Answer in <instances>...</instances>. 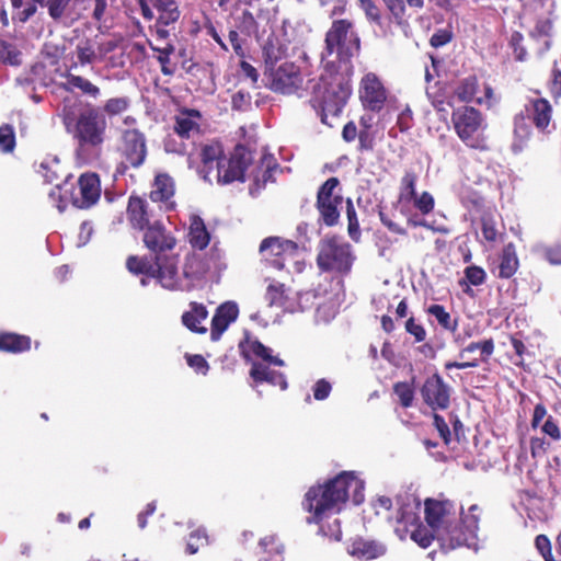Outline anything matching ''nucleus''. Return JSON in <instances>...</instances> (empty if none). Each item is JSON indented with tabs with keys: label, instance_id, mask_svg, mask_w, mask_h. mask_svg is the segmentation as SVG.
Returning a JSON list of instances; mask_svg holds the SVG:
<instances>
[{
	"label": "nucleus",
	"instance_id": "obj_48",
	"mask_svg": "<svg viewBox=\"0 0 561 561\" xmlns=\"http://www.w3.org/2000/svg\"><path fill=\"white\" fill-rule=\"evenodd\" d=\"M478 88V78L476 76H468L459 82L455 90V94L459 101L469 103L476 101Z\"/></svg>",
	"mask_w": 561,
	"mask_h": 561
},
{
	"label": "nucleus",
	"instance_id": "obj_27",
	"mask_svg": "<svg viewBox=\"0 0 561 561\" xmlns=\"http://www.w3.org/2000/svg\"><path fill=\"white\" fill-rule=\"evenodd\" d=\"M348 552L358 560L370 561L383 557L387 546L379 540L358 537L350 543Z\"/></svg>",
	"mask_w": 561,
	"mask_h": 561
},
{
	"label": "nucleus",
	"instance_id": "obj_13",
	"mask_svg": "<svg viewBox=\"0 0 561 561\" xmlns=\"http://www.w3.org/2000/svg\"><path fill=\"white\" fill-rule=\"evenodd\" d=\"M253 160L252 152L244 145L238 144L229 158L224 154L216 171L218 183L229 184L244 181V173Z\"/></svg>",
	"mask_w": 561,
	"mask_h": 561
},
{
	"label": "nucleus",
	"instance_id": "obj_12",
	"mask_svg": "<svg viewBox=\"0 0 561 561\" xmlns=\"http://www.w3.org/2000/svg\"><path fill=\"white\" fill-rule=\"evenodd\" d=\"M337 178H329L318 190L316 208L319 213V221L327 227H333L340 220V207L343 203V196L334 194V190L339 186Z\"/></svg>",
	"mask_w": 561,
	"mask_h": 561
},
{
	"label": "nucleus",
	"instance_id": "obj_24",
	"mask_svg": "<svg viewBox=\"0 0 561 561\" xmlns=\"http://www.w3.org/2000/svg\"><path fill=\"white\" fill-rule=\"evenodd\" d=\"M425 506V520L430 528L436 534L438 529L444 527L451 516H455V505L451 501H438L434 499H427L424 503Z\"/></svg>",
	"mask_w": 561,
	"mask_h": 561
},
{
	"label": "nucleus",
	"instance_id": "obj_2",
	"mask_svg": "<svg viewBox=\"0 0 561 561\" xmlns=\"http://www.w3.org/2000/svg\"><path fill=\"white\" fill-rule=\"evenodd\" d=\"M352 67L340 70L335 61H327L320 76L324 85L322 99L312 98L309 103L320 117L322 124L330 127L333 123L330 118H337L352 94Z\"/></svg>",
	"mask_w": 561,
	"mask_h": 561
},
{
	"label": "nucleus",
	"instance_id": "obj_26",
	"mask_svg": "<svg viewBox=\"0 0 561 561\" xmlns=\"http://www.w3.org/2000/svg\"><path fill=\"white\" fill-rule=\"evenodd\" d=\"M174 193V180L168 173H158L154 176L151 191L149 193L151 202L162 203L165 210H172L175 207V203L172 201Z\"/></svg>",
	"mask_w": 561,
	"mask_h": 561
},
{
	"label": "nucleus",
	"instance_id": "obj_15",
	"mask_svg": "<svg viewBox=\"0 0 561 561\" xmlns=\"http://www.w3.org/2000/svg\"><path fill=\"white\" fill-rule=\"evenodd\" d=\"M142 242L145 247L156 256H179L172 253L176 247L178 240L171 231H169L162 221H153L152 226L145 229Z\"/></svg>",
	"mask_w": 561,
	"mask_h": 561
},
{
	"label": "nucleus",
	"instance_id": "obj_6",
	"mask_svg": "<svg viewBox=\"0 0 561 561\" xmlns=\"http://www.w3.org/2000/svg\"><path fill=\"white\" fill-rule=\"evenodd\" d=\"M451 123L456 135L470 149L489 150L484 136L486 123L483 114L476 107L463 105L453 111Z\"/></svg>",
	"mask_w": 561,
	"mask_h": 561
},
{
	"label": "nucleus",
	"instance_id": "obj_44",
	"mask_svg": "<svg viewBox=\"0 0 561 561\" xmlns=\"http://www.w3.org/2000/svg\"><path fill=\"white\" fill-rule=\"evenodd\" d=\"M150 48L158 53L157 60L161 66V72L164 76H173L175 73V64H172L170 56L175 51L172 43H164L163 46H153V42L149 43Z\"/></svg>",
	"mask_w": 561,
	"mask_h": 561
},
{
	"label": "nucleus",
	"instance_id": "obj_63",
	"mask_svg": "<svg viewBox=\"0 0 561 561\" xmlns=\"http://www.w3.org/2000/svg\"><path fill=\"white\" fill-rule=\"evenodd\" d=\"M237 28L242 35L247 37L251 36V34L257 28V22L253 13L249 10H244L239 18Z\"/></svg>",
	"mask_w": 561,
	"mask_h": 561
},
{
	"label": "nucleus",
	"instance_id": "obj_3",
	"mask_svg": "<svg viewBox=\"0 0 561 561\" xmlns=\"http://www.w3.org/2000/svg\"><path fill=\"white\" fill-rule=\"evenodd\" d=\"M180 256L129 255L126 259L127 271L135 276H142L140 283L146 286L147 278L156 279L168 290H191L192 285L183 284L179 273Z\"/></svg>",
	"mask_w": 561,
	"mask_h": 561
},
{
	"label": "nucleus",
	"instance_id": "obj_31",
	"mask_svg": "<svg viewBox=\"0 0 561 561\" xmlns=\"http://www.w3.org/2000/svg\"><path fill=\"white\" fill-rule=\"evenodd\" d=\"M250 377L255 383L267 382L272 386H277L282 390H286L288 387L286 377L283 373L270 369L268 366L253 362L250 369Z\"/></svg>",
	"mask_w": 561,
	"mask_h": 561
},
{
	"label": "nucleus",
	"instance_id": "obj_50",
	"mask_svg": "<svg viewBox=\"0 0 561 561\" xmlns=\"http://www.w3.org/2000/svg\"><path fill=\"white\" fill-rule=\"evenodd\" d=\"M288 299L287 289L282 283H272L267 286L265 300L268 306L284 307Z\"/></svg>",
	"mask_w": 561,
	"mask_h": 561
},
{
	"label": "nucleus",
	"instance_id": "obj_4",
	"mask_svg": "<svg viewBox=\"0 0 561 561\" xmlns=\"http://www.w3.org/2000/svg\"><path fill=\"white\" fill-rule=\"evenodd\" d=\"M360 51V38L355 31L353 21L348 19L333 20L331 26L325 33L324 37V50L322 53V61L324 55L336 54L340 67L344 64L346 67H352L351 60L353 57L359 55Z\"/></svg>",
	"mask_w": 561,
	"mask_h": 561
},
{
	"label": "nucleus",
	"instance_id": "obj_29",
	"mask_svg": "<svg viewBox=\"0 0 561 561\" xmlns=\"http://www.w3.org/2000/svg\"><path fill=\"white\" fill-rule=\"evenodd\" d=\"M513 126L511 149L514 153H519L527 148L533 137V123L524 112H519L514 116Z\"/></svg>",
	"mask_w": 561,
	"mask_h": 561
},
{
	"label": "nucleus",
	"instance_id": "obj_22",
	"mask_svg": "<svg viewBox=\"0 0 561 561\" xmlns=\"http://www.w3.org/2000/svg\"><path fill=\"white\" fill-rule=\"evenodd\" d=\"M173 131L188 140L202 133L203 114L196 108L180 107L173 118Z\"/></svg>",
	"mask_w": 561,
	"mask_h": 561
},
{
	"label": "nucleus",
	"instance_id": "obj_49",
	"mask_svg": "<svg viewBox=\"0 0 561 561\" xmlns=\"http://www.w3.org/2000/svg\"><path fill=\"white\" fill-rule=\"evenodd\" d=\"M507 46L513 53L514 60L525 62L529 59V53L525 45V37L519 31H513L507 38Z\"/></svg>",
	"mask_w": 561,
	"mask_h": 561
},
{
	"label": "nucleus",
	"instance_id": "obj_14",
	"mask_svg": "<svg viewBox=\"0 0 561 561\" xmlns=\"http://www.w3.org/2000/svg\"><path fill=\"white\" fill-rule=\"evenodd\" d=\"M136 2L145 21L174 25L181 18V10L176 0H136Z\"/></svg>",
	"mask_w": 561,
	"mask_h": 561
},
{
	"label": "nucleus",
	"instance_id": "obj_39",
	"mask_svg": "<svg viewBox=\"0 0 561 561\" xmlns=\"http://www.w3.org/2000/svg\"><path fill=\"white\" fill-rule=\"evenodd\" d=\"M31 348V337L12 332L0 333V351L8 353H22Z\"/></svg>",
	"mask_w": 561,
	"mask_h": 561
},
{
	"label": "nucleus",
	"instance_id": "obj_56",
	"mask_svg": "<svg viewBox=\"0 0 561 561\" xmlns=\"http://www.w3.org/2000/svg\"><path fill=\"white\" fill-rule=\"evenodd\" d=\"M393 392L398 396L403 408H410L414 400V388L411 383L399 381L393 385Z\"/></svg>",
	"mask_w": 561,
	"mask_h": 561
},
{
	"label": "nucleus",
	"instance_id": "obj_62",
	"mask_svg": "<svg viewBox=\"0 0 561 561\" xmlns=\"http://www.w3.org/2000/svg\"><path fill=\"white\" fill-rule=\"evenodd\" d=\"M260 547L263 552L266 554L265 557H272L274 554L283 556L284 547L279 542L278 538L274 535H268L263 537L260 540Z\"/></svg>",
	"mask_w": 561,
	"mask_h": 561
},
{
	"label": "nucleus",
	"instance_id": "obj_36",
	"mask_svg": "<svg viewBox=\"0 0 561 561\" xmlns=\"http://www.w3.org/2000/svg\"><path fill=\"white\" fill-rule=\"evenodd\" d=\"M224 148L220 142L211 141L201 147L199 158L203 164V170L206 173L217 171L224 157Z\"/></svg>",
	"mask_w": 561,
	"mask_h": 561
},
{
	"label": "nucleus",
	"instance_id": "obj_33",
	"mask_svg": "<svg viewBox=\"0 0 561 561\" xmlns=\"http://www.w3.org/2000/svg\"><path fill=\"white\" fill-rule=\"evenodd\" d=\"M417 179V174L413 170H407L400 180L397 202L401 207L402 214H405L412 203V199L416 197Z\"/></svg>",
	"mask_w": 561,
	"mask_h": 561
},
{
	"label": "nucleus",
	"instance_id": "obj_43",
	"mask_svg": "<svg viewBox=\"0 0 561 561\" xmlns=\"http://www.w3.org/2000/svg\"><path fill=\"white\" fill-rule=\"evenodd\" d=\"M11 5L16 10V19L20 23H26L37 12L38 8L44 9V0H10Z\"/></svg>",
	"mask_w": 561,
	"mask_h": 561
},
{
	"label": "nucleus",
	"instance_id": "obj_8",
	"mask_svg": "<svg viewBox=\"0 0 561 561\" xmlns=\"http://www.w3.org/2000/svg\"><path fill=\"white\" fill-rule=\"evenodd\" d=\"M354 259L351 244L342 238L328 236L320 240L316 261L321 272L345 275L351 272Z\"/></svg>",
	"mask_w": 561,
	"mask_h": 561
},
{
	"label": "nucleus",
	"instance_id": "obj_46",
	"mask_svg": "<svg viewBox=\"0 0 561 561\" xmlns=\"http://www.w3.org/2000/svg\"><path fill=\"white\" fill-rule=\"evenodd\" d=\"M398 24H402L405 19V2L410 8L421 10L424 7V0H382Z\"/></svg>",
	"mask_w": 561,
	"mask_h": 561
},
{
	"label": "nucleus",
	"instance_id": "obj_21",
	"mask_svg": "<svg viewBox=\"0 0 561 561\" xmlns=\"http://www.w3.org/2000/svg\"><path fill=\"white\" fill-rule=\"evenodd\" d=\"M77 195H72L73 206L80 209H88L95 205L101 196L100 176L94 172H85L78 179Z\"/></svg>",
	"mask_w": 561,
	"mask_h": 561
},
{
	"label": "nucleus",
	"instance_id": "obj_42",
	"mask_svg": "<svg viewBox=\"0 0 561 561\" xmlns=\"http://www.w3.org/2000/svg\"><path fill=\"white\" fill-rule=\"evenodd\" d=\"M463 274V278L459 279L458 284L467 295L472 293L471 286H480L486 280L485 271L478 265L467 266Z\"/></svg>",
	"mask_w": 561,
	"mask_h": 561
},
{
	"label": "nucleus",
	"instance_id": "obj_9",
	"mask_svg": "<svg viewBox=\"0 0 561 561\" xmlns=\"http://www.w3.org/2000/svg\"><path fill=\"white\" fill-rule=\"evenodd\" d=\"M118 154L121 160L116 164L115 175H125L129 169L140 168L148 154L145 134L137 128L124 130Z\"/></svg>",
	"mask_w": 561,
	"mask_h": 561
},
{
	"label": "nucleus",
	"instance_id": "obj_40",
	"mask_svg": "<svg viewBox=\"0 0 561 561\" xmlns=\"http://www.w3.org/2000/svg\"><path fill=\"white\" fill-rule=\"evenodd\" d=\"M44 179V182L48 184H55L57 190L60 188L59 181L64 175V168L57 158H46L39 163L37 171Z\"/></svg>",
	"mask_w": 561,
	"mask_h": 561
},
{
	"label": "nucleus",
	"instance_id": "obj_61",
	"mask_svg": "<svg viewBox=\"0 0 561 561\" xmlns=\"http://www.w3.org/2000/svg\"><path fill=\"white\" fill-rule=\"evenodd\" d=\"M205 273L202 268V260L193 255L186 259L183 267V276L190 280L197 279Z\"/></svg>",
	"mask_w": 561,
	"mask_h": 561
},
{
	"label": "nucleus",
	"instance_id": "obj_20",
	"mask_svg": "<svg viewBox=\"0 0 561 561\" xmlns=\"http://www.w3.org/2000/svg\"><path fill=\"white\" fill-rule=\"evenodd\" d=\"M526 116L529 117L538 133L547 136L556 129L553 108L545 98L530 99L525 106Z\"/></svg>",
	"mask_w": 561,
	"mask_h": 561
},
{
	"label": "nucleus",
	"instance_id": "obj_51",
	"mask_svg": "<svg viewBox=\"0 0 561 561\" xmlns=\"http://www.w3.org/2000/svg\"><path fill=\"white\" fill-rule=\"evenodd\" d=\"M209 543V537L204 527H198L188 535L186 543V552L188 554H195L199 549L206 547Z\"/></svg>",
	"mask_w": 561,
	"mask_h": 561
},
{
	"label": "nucleus",
	"instance_id": "obj_7",
	"mask_svg": "<svg viewBox=\"0 0 561 561\" xmlns=\"http://www.w3.org/2000/svg\"><path fill=\"white\" fill-rule=\"evenodd\" d=\"M481 508L473 504L469 507V513L456 520H449L444 527L438 529L436 539L440 548L445 551L456 549L462 546H470L477 539L479 530Z\"/></svg>",
	"mask_w": 561,
	"mask_h": 561
},
{
	"label": "nucleus",
	"instance_id": "obj_54",
	"mask_svg": "<svg viewBox=\"0 0 561 561\" xmlns=\"http://www.w3.org/2000/svg\"><path fill=\"white\" fill-rule=\"evenodd\" d=\"M130 100L127 96L111 98L103 106V113L110 116H116L128 110Z\"/></svg>",
	"mask_w": 561,
	"mask_h": 561
},
{
	"label": "nucleus",
	"instance_id": "obj_35",
	"mask_svg": "<svg viewBox=\"0 0 561 561\" xmlns=\"http://www.w3.org/2000/svg\"><path fill=\"white\" fill-rule=\"evenodd\" d=\"M188 242L197 250L206 249L210 242V233L198 215L190 217Z\"/></svg>",
	"mask_w": 561,
	"mask_h": 561
},
{
	"label": "nucleus",
	"instance_id": "obj_32",
	"mask_svg": "<svg viewBox=\"0 0 561 561\" xmlns=\"http://www.w3.org/2000/svg\"><path fill=\"white\" fill-rule=\"evenodd\" d=\"M208 317V311L205 305L196 301L190 302V310L183 312L181 320L183 325L191 332L204 334L207 328L202 325Z\"/></svg>",
	"mask_w": 561,
	"mask_h": 561
},
{
	"label": "nucleus",
	"instance_id": "obj_55",
	"mask_svg": "<svg viewBox=\"0 0 561 561\" xmlns=\"http://www.w3.org/2000/svg\"><path fill=\"white\" fill-rule=\"evenodd\" d=\"M547 89L554 100L561 98V68L557 60L553 61L550 76L547 81Z\"/></svg>",
	"mask_w": 561,
	"mask_h": 561
},
{
	"label": "nucleus",
	"instance_id": "obj_25",
	"mask_svg": "<svg viewBox=\"0 0 561 561\" xmlns=\"http://www.w3.org/2000/svg\"><path fill=\"white\" fill-rule=\"evenodd\" d=\"M494 341L493 339H486L483 341L471 342L466 347H463L459 356L462 358L467 353H478L480 354L479 358H473L471 362H447L445 363V369L450 370L453 368L457 369H466L473 368L479 366V362L486 363L494 352Z\"/></svg>",
	"mask_w": 561,
	"mask_h": 561
},
{
	"label": "nucleus",
	"instance_id": "obj_19",
	"mask_svg": "<svg viewBox=\"0 0 561 561\" xmlns=\"http://www.w3.org/2000/svg\"><path fill=\"white\" fill-rule=\"evenodd\" d=\"M126 217L129 226L138 231H144L152 226L153 221H160L159 216L150 206V203L138 195H130L126 208Z\"/></svg>",
	"mask_w": 561,
	"mask_h": 561
},
{
	"label": "nucleus",
	"instance_id": "obj_10",
	"mask_svg": "<svg viewBox=\"0 0 561 561\" xmlns=\"http://www.w3.org/2000/svg\"><path fill=\"white\" fill-rule=\"evenodd\" d=\"M118 39L103 33L83 35L76 43L73 54L77 61L71 68L102 62L108 54L118 47Z\"/></svg>",
	"mask_w": 561,
	"mask_h": 561
},
{
	"label": "nucleus",
	"instance_id": "obj_45",
	"mask_svg": "<svg viewBox=\"0 0 561 561\" xmlns=\"http://www.w3.org/2000/svg\"><path fill=\"white\" fill-rule=\"evenodd\" d=\"M247 352L252 353L255 357L267 362L274 366H284L285 363L278 356H273L271 348L265 346L259 340H248L247 341ZM244 357H247L245 350L242 351Z\"/></svg>",
	"mask_w": 561,
	"mask_h": 561
},
{
	"label": "nucleus",
	"instance_id": "obj_53",
	"mask_svg": "<svg viewBox=\"0 0 561 561\" xmlns=\"http://www.w3.org/2000/svg\"><path fill=\"white\" fill-rule=\"evenodd\" d=\"M20 56L21 53L13 44L0 38V62L18 66L21 64Z\"/></svg>",
	"mask_w": 561,
	"mask_h": 561
},
{
	"label": "nucleus",
	"instance_id": "obj_17",
	"mask_svg": "<svg viewBox=\"0 0 561 561\" xmlns=\"http://www.w3.org/2000/svg\"><path fill=\"white\" fill-rule=\"evenodd\" d=\"M260 252L272 257L274 267L283 270L286 261L294 260L298 255V244L279 237H268L261 242Z\"/></svg>",
	"mask_w": 561,
	"mask_h": 561
},
{
	"label": "nucleus",
	"instance_id": "obj_37",
	"mask_svg": "<svg viewBox=\"0 0 561 561\" xmlns=\"http://www.w3.org/2000/svg\"><path fill=\"white\" fill-rule=\"evenodd\" d=\"M279 164L271 153L263 154L259 165L253 171V180L257 187H264L268 182L274 181V172L278 170Z\"/></svg>",
	"mask_w": 561,
	"mask_h": 561
},
{
	"label": "nucleus",
	"instance_id": "obj_57",
	"mask_svg": "<svg viewBox=\"0 0 561 561\" xmlns=\"http://www.w3.org/2000/svg\"><path fill=\"white\" fill-rule=\"evenodd\" d=\"M15 148V133L10 124L0 126V150L4 153H10Z\"/></svg>",
	"mask_w": 561,
	"mask_h": 561
},
{
	"label": "nucleus",
	"instance_id": "obj_1",
	"mask_svg": "<svg viewBox=\"0 0 561 561\" xmlns=\"http://www.w3.org/2000/svg\"><path fill=\"white\" fill-rule=\"evenodd\" d=\"M351 491H353V502L356 505L360 504L364 500V483L352 471H342L324 483H318L309 488L302 501L304 510L311 514L307 517V523L319 525L323 536L341 540L342 530L337 518H334L333 524L329 525L328 529L324 528L322 523L325 518L339 514L345 507Z\"/></svg>",
	"mask_w": 561,
	"mask_h": 561
},
{
	"label": "nucleus",
	"instance_id": "obj_11",
	"mask_svg": "<svg viewBox=\"0 0 561 561\" xmlns=\"http://www.w3.org/2000/svg\"><path fill=\"white\" fill-rule=\"evenodd\" d=\"M267 87L275 93L296 94L304 84L300 67L294 61H284L276 67L264 70Z\"/></svg>",
	"mask_w": 561,
	"mask_h": 561
},
{
	"label": "nucleus",
	"instance_id": "obj_41",
	"mask_svg": "<svg viewBox=\"0 0 561 561\" xmlns=\"http://www.w3.org/2000/svg\"><path fill=\"white\" fill-rule=\"evenodd\" d=\"M73 0H44L49 19L54 23H64L71 14V2Z\"/></svg>",
	"mask_w": 561,
	"mask_h": 561
},
{
	"label": "nucleus",
	"instance_id": "obj_23",
	"mask_svg": "<svg viewBox=\"0 0 561 561\" xmlns=\"http://www.w3.org/2000/svg\"><path fill=\"white\" fill-rule=\"evenodd\" d=\"M534 44L535 55L541 59L553 47L554 21L552 18L538 19L528 33Z\"/></svg>",
	"mask_w": 561,
	"mask_h": 561
},
{
	"label": "nucleus",
	"instance_id": "obj_52",
	"mask_svg": "<svg viewBox=\"0 0 561 561\" xmlns=\"http://www.w3.org/2000/svg\"><path fill=\"white\" fill-rule=\"evenodd\" d=\"M481 231L488 242H495L499 237L496 221L491 211H484L480 218Z\"/></svg>",
	"mask_w": 561,
	"mask_h": 561
},
{
	"label": "nucleus",
	"instance_id": "obj_58",
	"mask_svg": "<svg viewBox=\"0 0 561 561\" xmlns=\"http://www.w3.org/2000/svg\"><path fill=\"white\" fill-rule=\"evenodd\" d=\"M411 538L420 547L427 548L436 539V533L432 528L427 529L425 526L419 525L411 531Z\"/></svg>",
	"mask_w": 561,
	"mask_h": 561
},
{
	"label": "nucleus",
	"instance_id": "obj_34",
	"mask_svg": "<svg viewBox=\"0 0 561 561\" xmlns=\"http://www.w3.org/2000/svg\"><path fill=\"white\" fill-rule=\"evenodd\" d=\"M262 55L264 59V70H268L278 66L279 61L287 55V47L276 36H268L263 49Z\"/></svg>",
	"mask_w": 561,
	"mask_h": 561
},
{
	"label": "nucleus",
	"instance_id": "obj_28",
	"mask_svg": "<svg viewBox=\"0 0 561 561\" xmlns=\"http://www.w3.org/2000/svg\"><path fill=\"white\" fill-rule=\"evenodd\" d=\"M239 309L236 302L227 301L221 304L211 319L210 337L218 341L230 323L236 321Z\"/></svg>",
	"mask_w": 561,
	"mask_h": 561
},
{
	"label": "nucleus",
	"instance_id": "obj_47",
	"mask_svg": "<svg viewBox=\"0 0 561 561\" xmlns=\"http://www.w3.org/2000/svg\"><path fill=\"white\" fill-rule=\"evenodd\" d=\"M426 312L431 316H433L437 323L446 331H449L451 333L456 332L458 328V321L457 319H453L450 313L445 309L443 305H431Z\"/></svg>",
	"mask_w": 561,
	"mask_h": 561
},
{
	"label": "nucleus",
	"instance_id": "obj_59",
	"mask_svg": "<svg viewBox=\"0 0 561 561\" xmlns=\"http://www.w3.org/2000/svg\"><path fill=\"white\" fill-rule=\"evenodd\" d=\"M411 204H413L414 208L425 216L434 210L435 199L430 192L424 191L420 195L416 194V197L412 199Z\"/></svg>",
	"mask_w": 561,
	"mask_h": 561
},
{
	"label": "nucleus",
	"instance_id": "obj_16",
	"mask_svg": "<svg viewBox=\"0 0 561 561\" xmlns=\"http://www.w3.org/2000/svg\"><path fill=\"white\" fill-rule=\"evenodd\" d=\"M423 402L433 411L446 410L450 405L451 387L438 373L427 377L420 389Z\"/></svg>",
	"mask_w": 561,
	"mask_h": 561
},
{
	"label": "nucleus",
	"instance_id": "obj_18",
	"mask_svg": "<svg viewBox=\"0 0 561 561\" xmlns=\"http://www.w3.org/2000/svg\"><path fill=\"white\" fill-rule=\"evenodd\" d=\"M359 99L363 106L371 112H380L387 101V90L374 72L366 73L359 84Z\"/></svg>",
	"mask_w": 561,
	"mask_h": 561
},
{
	"label": "nucleus",
	"instance_id": "obj_38",
	"mask_svg": "<svg viewBox=\"0 0 561 561\" xmlns=\"http://www.w3.org/2000/svg\"><path fill=\"white\" fill-rule=\"evenodd\" d=\"M519 261L517 257L515 245L511 242L504 245L500 254L499 278L508 279L517 272Z\"/></svg>",
	"mask_w": 561,
	"mask_h": 561
},
{
	"label": "nucleus",
	"instance_id": "obj_5",
	"mask_svg": "<svg viewBox=\"0 0 561 561\" xmlns=\"http://www.w3.org/2000/svg\"><path fill=\"white\" fill-rule=\"evenodd\" d=\"M73 139L82 149H99L107 138V119L98 106L88 105L79 112L72 128Z\"/></svg>",
	"mask_w": 561,
	"mask_h": 561
},
{
	"label": "nucleus",
	"instance_id": "obj_60",
	"mask_svg": "<svg viewBox=\"0 0 561 561\" xmlns=\"http://www.w3.org/2000/svg\"><path fill=\"white\" fill-rule=\"evenodd\" d=\"M346 216H347V231L350 237L353 240H358L359 238V222L357 219L356 209L351 198L346 199Z\"/></svg>",
	"mask_w": 561,
	"mask_h": 561
},
{
	"label": "nucleus",
	"instance_id": "obj_30",
	"mask_svg": "<svg viewBox=\"0 0 561 561\" xmlns=\"http://www.w3.org/2000/svg\"><path fill=\"white\" fill-rule=\"evenodd\" d=\"M62 77L65 82L60 84L61 89L69 93L80 92L82 95L98 99L101 95L100 88L89 79L66 71Z\"/></svg>",
	"mask_w": 561,
	"mask_h": 561
},
{
	"label": "nucleus",
	"instance_id": "obj_64",
	"mask_svg": "<svg viewBox=\"0 0 561 561\" xmlns=\"http://www.w3.org/2000/svg\"><path fill=\"white\" fill-rule=\"evenodd\" d=\"M359 8L364 11L367 20L377 25H381V12L374 0H356Z\"/></svg>",
	"mask_w": 561,
	"mask_h": 561
}]
</instances>
